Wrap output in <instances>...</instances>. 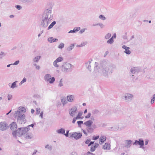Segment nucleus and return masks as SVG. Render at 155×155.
<instances>
[{
  "mask_svg": "<svg viewBox=\"0 0 155 155\" xmlns=\"http://www.w3.org/2000/svg\"><path fill=\"white\" fill-rule=\"evenodd\" d=\"M113 69V65L107 62H103L99 64L95 62L94 69L91 75L94 78L102 76L108 78V74L112 73Z\"/></svg>",
  "mask_w": 155,
  "mask_h": 155,
  "instance_id": "1",
  "label": "nucleus"
},
{
  "mask_svg": "<svg viewBox=\"0 0 155 155\" xmlns=\"http://www.w3.org/2000/svg\"><path fill=\"white\" fill-rule=\"evenodd\" d=\"M53 18V14L52 12V8L45 10L43 13L41 25L42 27L46 28L50 23Z\"/></svg>",
  "mask_w": 155,
  "mask_h": 155,
  "instance_id": "2",
  "label": "nucleus"
},
{
  "mask_svg": "<svg viewBox=\"0 0 155 155\" xmlns=\"http://www.w3.org/2000/svg\"><path fill=\"white\" fill-rule=\"evenodd\" d=\"M26 112L24 107L20 106L14 114V116L17 118V122L21 124H24L26 122L25 116L24 113Z\"/></svg>",
  "mask_w": 155,
  "mask_h": 155,
  "instance_id": "3",
  "label": "nucleus"
},
{
  "mask_svg": "<svg viewBox=\"0 0 155 155\" xmlns=\"http://www.w3.org/2000/svg\"><path fill=\"white\" fill-rule=\"evenodd\" d=\"M72 67V65L69 63H64L61 67V70L62 71L66 73L70 71Z\"/></svg>",
  "mask_w": 155,
  "mask_h": 155,
  "instance_id": "4",
  "label": "nucleus"
},
{
  "mask_svg": "<svg viewBox=\"0 0 155 155\" xmlns=\"http://www.w3.org/2000/svg\"><path fill=\"white\" fill-rule=\"evenodd\" d=\"M29 130L28 127L22 128L23 135H24L25 137L27 139H31L32 138V136L30 135L29 134L27 133Z\"/></svg>",
  "mask_w": 155,
  "mask_h": 155,
  "instance_id": "5",
  "label": "nucleus"
},
{
  "mask_svg": "<svg viewBox=\"0 0 155 155\" xmlns=\"http://www.w3.org/2000/svg\"><path fill=\"white\" fill-rule=\"evenodd\" d=\"M44 80L46 82H49L50 84H53L55 80L54 77L51 78L50 74H47L44 77Z\"/></svg>",
  "mask_w": 155,
  "mask_h": 155,
  "instance_id": "6",
  "label": "nucleus"
},
{
  "mask_svg": "<svg viewBox=\"0 0 155 155\" xmlns=\"http://www.w3.org/2000/svg\"><path fill=\"white\" fill-rule=\"evenodd\" d=\"M144 144V141L142 139H139V140H135V142L133 143L134 145H140V147L143 149L144 148V147H143Z\"/></svg>",
  "mask_w": 155,
  "mask_h": 155,
  "instance_id": "7",
  "label": "nucleus"
},
{
  "mask_svg": "<svg viewBox=\"0 0 155 155\" xmlns=\"http://www.w3.org/2000/svg\"><path fill=\"white\" fill-rule=\"evenodd\" d=\"M12 134L13 136L15 137H16L17 136L18 137L21 136L23 135L22 128L21 127L18 128L16 131H13Z\"/></svg>",
  "mask_w": 155,
  "mask_h": 155,
  "instance_id": "8",
  "label": "nucleus"
},
{
  "mask_svg": "<svg viewBox=\"0 0 155 155\" xmlns=\"http://www.w3.org/2000/svg\"><path fill=\"white\" fill-rule=\"evenodd\" d=\"M82 136V134L81 133H77L76 132H74L72 133H70L69 134V137H73L76 140H78L81 138Z\"/></svg>",
  "mask_w": 155,
  "mask_h": 155,
  "instance_id": "9",
  "label": "nucleus"
},
{
  "mask_svg": "<svg viewBox=\"0 0 155 155\" xmlns=\"http://www.w3.org/2000/svg\"><path fill=\"white\" fill-rule=\"evenodd\" d=\"M77 108L76 106L72 107L69 110V114L70 115L74 117V115L77 114Z\"/></svg>",
  "mask_w": 155,
  "mask_h": 155,
  "instance_id": "10",
  "label": "nucleus"
},
{
  "mask_svg": "<svg viewBox=\"0 0 155 155\" xmlns=\"http://www.w3.org/2000/svg\"><path fill=\"white\" fill-rule=\"evenodd\" d=\"M8 128V124L5 122L0 123V130L2 131L6 130Z\"/></svg>",
  "mask_w": 155,
  "mask_h": 155,
  "instance_id": "11",
  "label": "nucleus"
},
{
  "mask_svg": "<svg viewBox=\"0 0 155 155\" xmlns=\"http://www.w3.org/2000/svg\"><path fill=\"white\" fill-rule=\"evenodd\" d=\"M123 98L125 101L127 102H129L131 101L133 97L132 94H125Z\"/></svg>",
  "mask_w": 155,
  "mask_h": 155,
  "instance_id": "12",
  "label": "nucleus"
},
{
  "mask_svg": "<svg viewBox=\"0 0 155 155\" xmlns=\"http://www.w3.org/2000/svg\"><path fill=\"white\" fill-rule=\"evenodd\" d=\"M139 71V68L137 67L132 68L130 70V72L132 74L138 73Z\"/></svg>",
  "mask_w": 155,
  "mask_h": 155,
  "instance_id": "13",
  "label": "nucleus"
},
{
  "mask_svg": "<svg viewBox=\"0 0 155 155\" xmlns=\"http://www.w3.org/2000/svg\"><path fill=\"white\" fill-rule=\"evenodd\" d=\"M122 48L125 49V51L124 52L127 54H130L131 52L129 50L130 48L127 46L124 45L122 46Z\"/></svg>",
  "mask_w": 155,
  "mask_h": 155,
  "instance_id": "14",
  "label": "nucleus"
},
{
  "mask_svg": "<svg viewBox=\"0 0 155 155\" xmlns=\"http://www.w3.org/2000/svg\"><path fill=\"white\" fill-rule=\"evenodd\" d=\"M132 141L130 140H127L125 141V144L124 147L127 148H130L132 144Z\"/></svg>",
  "mask_w": 155,
  "mask_h": 155,
  "instance_id": "15",
  "label": "nucleus"
},
{
  "mask_svg": "<svg viewBox=\"0 0 155 155\" xmlns=\"http://www.w3.org/2000/svg\"><path fill=\"white\" fill-rule=\"evenodd\" d=\"M10 128L12 130H16L17 128V126L16 123L15 122H13L10 124Z\"/></svg>",
  "mask_w": 155,
  "mask_h": 155,
  "instance_id": "16",
  "label": "nucleus"
},
{
  "mask_svg": "<svg viewBox=\"0 0 155 155\" xmlns=\"http://www.w3.org/2000/svg\"><path fill=\"white\" fill-rule=\"evenodd\" d=\"M109 130L113 131H117L121 130V128L119 127V125H116L110 128Z\"/></svg>",
  "mask_w": 155,
  "mask_h": 155,
  "instance_id": "17",
  "label": "nucleus"
},
{
  "mask_svg": "<svg viewBox=\"0 0 155 155\" xmlns=\"http://www.w3.org/2000/svg\"><path fill=\"white\" fill-rule=\"evenodd\" d=\"M92 60H89L85 63V65L86 68L89 70L90 71H91V63Z\"/></svg>",
  "mask_w": 155,
  "mask_h": 155,
  "instance_id": "18",
  "label": "nucleus"
},
{
  "mask_svg": "<svg viewBox=\"0 0 155 155\" xmlns=\"http://www.w3.org/2000/svg\"><path fill=\"white\" fill-rule=\"evenodd\" d=\"M115 115L117 117H120L123 115L124 113L123 111L120 110H115Z\"/></svg>",
  "mask_w": 155,
  "mask_h": 155,
  "instance_id": "19",
  "label": "nucleus"
},
{
  "mask_svg": "<svg viewBox=\"0 0 155 155\" xmlns=\"http://www.w3.org/2000/svg\"><path fill=\"white\" fill-rule=\"evenodd\" d=\"M67 100L70 102H73L74 99V95H69L67 96Z\"/></svg>",
  "mask_w": 155,
  "mask_h": 155,
  "instance_id": "20",
  "label": "nucleus"
},
{
  "mask_svg": "<svg viewBox=\"0 0 155 155\" xmlns=\"http://www.w3.org/2000/svg\"><path fill=\"white\" fill-rule=\"evenodd\" d=\"M93 123V121L91 120L86 121L84 123V124L87 127H91Z\"/></svg>",
  "mask_w": 155,
  "mask_h": 155,
  "instance_id": "21",
  "label": "nucleus"
},
{
  "mask_svg": "<svg viewBox=\"0 0 155 155\" xmlns=\"http://www.w3.org/2000/svg\"><path fill=\"white\" fill-rule=\"evenodd\" d=\"M56 132L57 133L59 134H63L65 133V130L63 128H61L58 129L56 130Z\"/></svg>",
  "mask_w": 155,
  "mask_h": 155,
  "instance_id": "22",
  "label": "nucleus"
},
{
  "mask_svg": "<svg viewBox=\"0 0 155 155\" xmlns=\"http://www.w3.org/2000/svg\"><path fill=\"white\" fill-rule=\"evenodd\" d=\"M106 138L105 136H101L100 139H99V142H101V143L100 144H101L102 143H104L106 140Z\"/></svg>",
  "mask_w": 155,
  "mask_h": 155,
  "instance_id": "23",
  "label": "nucleus"
},
{
  "mask_svg": "<svg viewBox=\"0 0 155 155\" xmlns=\"http://www.w3.org/2000/svg\"><path fill=\"white\" fill-rule=\"evenodd\" d=\"M58 41V39L54 38L53 37H50L48 38V41L50 43Z\"/></svg>",
  "mask_w": 155,
  "mask_h": 155,
  "instance_id": "24",
  "label": "nucleus"
},
{
  "mask_svg": "<svg viewBox=\"0 0 155 155\" xmlns=\"http://www.w3.org/2000/svg\"><path fill=\"white\" fill-rule=\"evenodd\" d=\"M110 148V145L109 144L106 143L103 146V149L104 150H109Z\"/></svg>",
  "mask_w": 155,
  "mask_h": 155,
  "instance_id": "25",
  "label": "nucleus"
},
{
  "mask_svg": "<svg viewBox=\"0 0 155 155\" xmlns=\"http://www.w3.org/2000/svg\"><path fill=\"white\" fill-rule=\"evenodd\" d=\"M82 114V113L79 111L78 113V115L76 117L78 119H82L84 118V117H81Z\"/></svg>",
  "mask_w": 155,
  "mask_h": 155,
  "instance_id": "26",
  "label": "nucleus"
},
{
  "mask_svg": "<svg viewBox=\"0 0 155 155\" xmlns=\"http://www.w3.org/2000/svg\"><path fill=\"white\" fill-rule=\"evenodd\" d=\"M18 82L17 81H15L13 82L11 84L10 87L12 89H14L15 88L17 87V86L16 85V84Z\"/></svg>",
  "mask_w": 155,
  "mask_h": 155,
  "instance_id": "27",
  "label": "nucleus"
},
{
  "mask_svg": "<svg viewBox=\"0 0 155 155\" xmlns=\"http://www.w3.org/2000/svg\"><path fill=\"white\" fill-rule=\"evenodd\" d=\"M41 57L40 56H38L35 57L33 59V61L34 62L38 63Z\"/></svg>",
  "mask_w": 155,
  "mask_h": 155,
  "instance_id": "28",
  "label": "nucleus"
},
{
  "mask_svg": "<svg viewBox=\"0 0 155 155\" xmlns=\"http://www.w3.org/2000/svg\"><path fill=\"white\" fill-rule=\"evenodd\" d=\"M98 25L99 26L100 28H104V27L105 25H104L103 24L101 23H98L97 24H94L93 25V26H94Z\"/></svg>",
  "mask_w": 155,
  "mask_h": 155,
  "instance_id": "29",
  "label": "nucleus"
},
{
  "mask_svg": "<svg viewBox=\"0 0 155 155\" xmlns=\"http://www.w3.org/2000/svg\"><path fill=\"white\" fill-rule=\"evenodd\" d=\"M86 130L87 132L90 133H92L94 131V129L91 127H87Z\"/></svg>",
  "mask_w": 155,
  "mask_h": 155,
  "instance_id": "30",
  "label": "nucleus"
},
{
  "mask_svg": "<svg viewBox=\"0 0 155 155\" xmlns=\"http://www.w3.org/2000/svg\"><path fill=\"white\" fill-rule=\"evenodd\" d=\"M22 1L24 3L31 4L34 2L35 0H23Z\"/></svg>",
  "mask_w": 155,
  "mask_h": 155,
  "instance_id": "31",
  "label": "nucleus"
},
{
  "mask_svg": "<svg viewBox=\"0 0 155 155\" xmlns=\"http://www.w3.org/2000/svg\"><path fill=\"white\" fill-rule=\"evenodd\" d=\"M74 44H72L71 45L68 46L67 49L68 51H70L74 47Z\"/></svg>",
  "mask_w": 155,
  "mask_h": 155,
  "instance_id": "32",
  "label": "nucleus"
},
{
  "mask_svg": "<svg viewBox=\"0 0 155 155\" xmlns=\"http://www.w3.org/2000/svg\"><path fill=\"white\" fill-rule=\"evenodd\" d=\"M56 22L55 21H53L52 22V23L49 26L48 30H49L53 26L56 24Z\"/></svg>",
  "mask_w": 155,
  "mask_h": 155,
  "instance_id": "33",
  "label": "nucleus"
},
{
  "mask_svg": "<svg viewBox=\"0 0 155 155\" xmlns=\"http://www.w3.org/2000/svg\"><path fill=\"white\" fill-rule=\"evenodd\" d=\"M114 42V40L113 39V38H111L110 39H109L107 41V44H109L110 45L112 44Z\"/></svg>",
  "mask_w": 155,
  "mask_h": 155,
  "instance_id": "34",
  "label": "nucleus"
},
{
  "mask_svg": "<svg viewBox=\"0 0 155 155\" xmlns=\"http://www.w3.org/2000/svg\"><path fill=\"white\" fill-rule=\"evenodd\" d=\"M111 34L110 33H108L105 35L104 38L106 40L108 39L111 36Z\"/></svg>",
  "mask_w": 155,
  "mask_h": 155,
  "instance_id": "35",
  "label": "nucleus"
},
{
  "mask_svg": "<svg viewBox=\"0 0 155 155\" xmlns=\"http://www.w3.org/2000/svg\"><path fill=\"white\" fill-rule=\"evenodd\" d=\"M92 113L93 114H97L99 113V111L97 109H95L92 110Z\"/></svg>",
  "mask_w": 155,
  "mask_h": 155,
  "instance_id": "36",
  "label": "nucleus"
},
{
  "mask_svg": "<svg viewBox=\"0 0 155 155\" xmlns=\"http://www.w3.org/2000/svg\"><path fill=\"white\" fill-rule=\"evenodd\" d=\"M6 55V54L3 51H1L0 53V59H2Z\"/></svg>",
  "mask_w": 155,
  "mask_h": 155,
  "instance_id": "37",
  "label": "nucleus"
},
{
  "mask_svg": "<svg viewBox=\"0 0 155 155\" xmlns=\"http://www.w3.org/2000/svg\"><path fill=\"white\" fill-rule=\"evenodd\" d=\"M45 149H47L48 150H51L52 149V147L51 145L49 144H47L45 146Z\"/></svg>",
  "mask_w": 155,
  "mask_h": 155,
  "instance_id": "38",
  "label": "nucleus"
},
{
  "mask_svg": "<svg viewBox=\"0 0 155 155\" xmlns=\"http://www.w3.org/2000/svg\"><path fill=\"white\" fill-rule=\"evenodd\" d=\"M57 62H61L63 60V58L61 57H59L58 58H57L55 60Z\"/></svg>",
  "mask_w": 155,
  "mask_h": 155,
  "instance_id": "39",
  "label": "nucleus"
},
{
  "mask_svg": "<svg viewBox=\"0 0 155 155\" xmlns=\"http://www.w3.org/2000/svg\"><path fill=\"white\" fill-rule=\"evenodd\" d=\"M58 62H57L55 60L53 62V65L56 68H58L59 67V65L58 64Z\"/></svg>",
  "mask_w": 155,
  "mask_h": 155,
  "instance_id": "40",
  "label": "nucleus"
},
{
  "mask_svg": "<svg viewBox=\"0 0 155 155\" xmlns=\"http://www.w3.org/2000/svg\"><path fill=\"white\" fill-rule=\"evenodd\" d=\"M61 102L63 104V106L65 104H66L67 103V101L65 98H63L61 99Z\"/></svg>",
  "mask_w": 155,
  "mask_h": 155,
  "instance_id": "41",
  "label": "nucleus"
},
{
  "mask_svg": "<svg viewBox=\"0 0 155 155\" xmlns=\"http://www.w3.org/2000/svg\"><path fill=\"white\" fill-rule=\"evenodd\" d=\"M27 79L26 78H24L23 80L21 81V82L19 83V85L20 86L23 83L25 82L26 81Z\"/></svg>",
  "mask_w": 155,
  "mask_h": 155,
  "instance_id": "42",
  "label": "nucleus"
},
{
  "mask_svg": "<svg viewBox=\"0 0 155 155\" xmlns=\"http://www.w3.org/2000/svg\"><path fill=\"white\" fill-rule=\"evenodd\" d=\"M99 18L102 20L104 21L106 20V18L102 15H101L99 16Z\"/></svg>",
  "mask_w": 155,
  "mask_h": 155,
  "instance_id": "43",
  "label": "nucleus"
},
{
  "mask_svg": "<svg viewBox=\"0 0 155 155\" xmlns=\"http://www.w3.org/2000/svg\"><path fill=\"white\" fill-rule=\"evenodd\" d=\"M63 85V79H61L60 80V81L59 82V84L58 85V86L59 87H61V86Z\"/></svg>",
  "mask_w": 155,
  "mask_h": 155,
  "instance_id": "44",
  "label": "nucleus"
},
{
  "mask_svg": "<svg viewBox=\"0 0 155 155\" xmlns=\"http://www.w3.org/2000/svg\"><path fill=\"white\" fill-rule=\"evenodd\" d=\"M64 44L63 43H61L58 45V48L60 49H61L64 47Z\"/></svg>",
  "mask_w": 155,
  "mask_h": 155,
  "instance_id": "45",
  "label": "nucleus"
},
{
  "mask_svg": "<svg viewBox=\"0 0 155 155\" xmlns=\"http://www.w3.org/2000/svg\"><path fill=\"white\" fill-rule=\"evenodd\" d=\"M94 146V145L91 146L90 149V151L91 152H93L95 150L96 148Z\"/></svg>",
  "mask_w": 155,
  "mask_h": 155,
  "instance_id": "46",
  "label": "nucleus"
},
{
  "mask_svg": "<svg viewBox=\"0 0 155 155\" xmlns=\"http://www.w3.org/2000/svg\"><path fill=\"white\" fill-rule=\"evenodd\" d=\"M80 28H81L80 27H75L74 28L73 30H74L75 32V33L79 30L80 29Z\"/></svg>",
  "mask_w": 155,
  "mask_h": 155,
  "instance_id": "47",
  "label": "nucleus"
},
{
  "mask_svg": "<svg viewBox=\"0 0 155 155\" xmlns=\"http://www.w3.org/2000/svg\"><path fill=\"white\" fill-rule=\"evenodd\" d=\"M155 100V94L153 95V98L151 100V103L152 104L153 103Z\"/></svg>",
  "mask_w": 155,
  "mask_h": 155,
  "instance_id": "48",
  "label": "nucleus"
},
{
  "mask_svg": "<svg viewBox=\"0 0 155 155\" xmlns=\"http://www.w3.org/2000/svg\"><path fill=\"white\" fill-rule=\"evenodd\" d=\"M8 100V101L10 100L12 98V95L10 94H8L7 96Z\"/></svg>",
  "mask_w": 155,
  "mask_h": 155,
  "instance_id": "49",
  "label": "nucleus"
},
{
  "mask_svg": "<svg viewBox=\"0 0 155 155\" xmlns=\"http://www.w3.org/2000/svg\"><path fill=\"white\" fill-rule=\"evenodd\" d=\"M83 121L81 120L78 121L77 122L78 124V127H80L81 125V124H83Z\"/></svg>",
  "mask_w": 155,
  "mask_h": 155,
  "instance_id": "50",
  "label": "nucleus"
},
{
  "mask_svg": "<svg viewBox=\"0 0 155 155\" xmlns=\"http://www.w3.org/2000/svg\"><path fill=\"white\" fill-rule=\"evenodd\" d=\"M95 155V154H94L93 153H91L90 152V151L88 152L87 153H85L84 155Z\"/></svg>",
  "mask_w": 155,
  "mask_h": 155,
  "instance_id": "51",
  "label": "nucleus"
},
{
  "mask_svg": "<svg viewBox=\"0 0 155 155\" xmlns=\"http://www.w3.org/2000/svg\"><path fill=\"white\" fill-rule=\"evenodd\" d=\"M15 8L18 10H20L21 9L22 7L20 5H18L15 6Z\"/></svg>",
  "mask_w": 155,
  "mask_h": 155,
  "instance_id": "52",
  "label": "nucleus"
},
{
  "mask_svg": "<svg viewBox=\"0 0 155 155\" xmlns=\"http://www.w3.org/2000/svg\"><path fill=\"white\" fill-rule=\"evenodd\" d=\"M99 137V136H96L95 137L93 136V140H96L97 139H98Z\"/></svg>",
  "mask_w": 155,
  "mask_h": 155,
  "instance_id": "53",
  "label": "nucleus"
},
{
  "mask_svg": "<svg viewBox=\"0 0 155 155\" xmlns=\"http://www.w3.org/2000/svg\"><path fill=\"white\" fill-rule=\"evenodd\" d=\"M91 115V113H88V114L87 115L85 116V118H89V117H90Z\"/></svg>",
  "mask_w": 155,
  "mask_h": 155,
  "instance_id": "54",
  "label": "nucleus"
},
{
  "mask_svg": "<svg viewBox=\"0 0 155 155\" xmlns=\"http://www.w3.org/2000/svg\"><path fill=\"white\" fill-rule=\"evenodd\" d=\"M85 30H86V29L85 28L79 31L80 33L82 34V33L84 32Z\"/></svg>",
  "mask_w": 155,
  "mask_h": 155,
  "instance_id": "55",
  "label": "nucleus"
},
{
  "mask_svg": "<svg viewBox=\"0 0 155 155\" xmlns=\"http://www.w3.org/2000/svg\"><path fill=\"white\" fill-rule=\"evenodd\" d=\"M37 114H39L40 112L41 109L40 108H38L37 109Z\"/></svg>",
  "mask_w": 155,
  "mask_h": 155,
  "instance_id": "56",
  "label": "nucleus"
},
{
  "mask_svg": "<svg viewBox=\"0 0 155 155\" xmlns=\"http://www.w3.org/2000/svg\"><path fill=\"white\" fill-rule=\"evenodd\" d=\"M77 119H77V118L76 117H74L73 119V121H72V123H73V124H74L75 123V122L76 121V120H77Z\"/></svg>",
  "mask_w": 155,
  "mask_h": 155,
  "instance_id": "57",
  "label": "nucleus"
},
{
  "mask_svg": "<svg viewBox=\"0 0 155 155\" xmlns=\"http://www.w3.org/2000/svg\"><path fill=\"white\" fill-rule=\"evenodd\" d=\"M69 132V130H67L66 131V133L65 134V133L63 134H64L66 137H68V136Z\"/></svg>",
  "mask_w": 155,
  "mask_h": 155,
  "instance_id": "58",
  "label": "nucleus"
},
{
  "mask_svg": "<svg viewBox=\"0 0 155 155\" xmlns=\"http://www.w3.org/2000/svg\"><path fill=\"white\" fill-rule=\"evenodd\" d=\"M19 62V61H18V60L17 61H15V62L14 64H13L12 65H17L18 64Z\"/></svg>",
  "mask_w": 155,
  "mask_h": 155,
  "instance_id": "59",
  "label": "nucleus"
},
{
  "mask_svg": "<svg viewBox=\"0 0 155 155\" xmlns=\"http://www.w3.org/2000/svg\"><path fill=\"white\" fill-rule=\"evenodd\" d=\"M90 140L87 139L85 141V143L87 144H89L90 142Z\"/></svg>",
  "mask_w": 155,
  "mask_h": 155,
  "instance_id": "60",
  "label": "nucleus"
},
{
  "mask_svg": "<svg viewBox=\"0 0 155 155\" xmlns=\"http://www.w3.org/2000/svg\"><path fill=\"white\" fill-rule=\"evenodd\" d=\"M149 140H146L145 141V145H147L148 144Z\"/></svg>",
  "mask_w": 155,
  "mask_h": 155,
  "instance_id": "61",
  "label": "nucleus"
},
{
  "mask_svg": "<svg viewBox=\"0 0 155 155\" xmlns=\"http://www.w3.org/2000/svg\"><path fill=\"white\" fill-rule=\"evenodd\" d=\"M113 38V39L114 40V38H116V33H114L113 36L111 37Z\"/></svg>",
  "mask_w": 155,
  "mask_h": 155,
  "instance_id": "62",
  "label": "nucleus"
},
{
  "mask_svg": "<svg viewBox=\"0 0 155 155\" xmlns=\"http://www.w3.org/2000/svg\"><path fill=\"white\" fill-rule=\"evenodd\" d=\"M43 112L42 111L40 115V117H41V118H42L43 117Z\"/></svg>",
  "mask_w": 155,
  "mask_h": 155,
  "instance_id": "63",
  "label": "nucleus"
},
{
  "mask_svg": "<svg viewBox=\"0 0 155 155\" xmlns=\"http://www.w3.org/2000/svg\"><path fill=\"white\" fill-rule=\"evenodd\" d=\"M71 155H77V154L75 152H73L71 153Z\"/></svg>",
  "mask_w": 155,
  "mask_h": 155,
  "instance_id": "64",
  "label": "nucleus"
}]
</instances>
